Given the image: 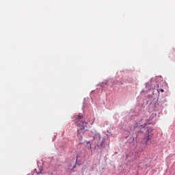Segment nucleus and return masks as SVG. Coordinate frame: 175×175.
Returning <instances> with one entry per match:
<instances>
[{"instance_id": "f257e3e1", "label": "nucleus", "mask_w": 175, "mask_h": 175, "mask_svg": "<svg viewBox=\"0 0 175 175\" xmlns=\"http://www.w3.org/2000/svg\"><path fill=\"white\" fill-rule=\"evenodd\" d=\"M74 118L75 122L78 126V135H81V133H84V131H85V126H87V122L83 120V115H77L74 117Z\"/></svg>"}, {"instance_id": "f03ea898", "label": "nucleus", "mask_w": 175, "mask_h": 175, "mask_svg": "<svg viewBox=\"0 0 175 175\" xmlns=\"http://www.w3.org/2000/svg\"><path fill=\"white\" fill-rule=\"evenodd\" d=\"M94 139H96L97 140H99V143L98 144V147H105V139H103L102 141H100L101 137L100 134L96 133L94 137Z\"/></svg>"}, {"instance_id": "7ed1b4c3", "label": "nucleus", "mask_w": 175, "mask_h": 175, "mask_svg": "<svg viewBox=\"0 0 175 175\" xmlns=\"http://www.w3.org/2000/svg\"><path fill=\"white\" fill-rule=\"evenodd\" d=\"M150 140H151V137H150V135L145 137L142 141L143 144H148L150 143Z\"/></svg>"}, {"instance_id": "20e7f679", "label": "nucleus", "mask_w": 175, "mask_h": 175, "mask_svg": "<svg viewBox=\"0 0 175 175\" xmlns=\"http://www.w3.org/2000/svg\"><path fill=\"white\" fill-rule=\"evenodd\" d=\"M76 167V165L74 166H68L66 168V172L67 173H69V174H72V173L73 172V170Z\"/></svg>"}, {"instance_id": "39448f33", "label": "nucleus", "mask_w": 175, "mask_h": 175, "mask_svg": "<svg viewBox=\"0 0 175 175\" xmlns=\"http://www.w3.org/2000/svg\"><path fill=\"white\" fill-rule=\"evenodd\" d=\"M86 147H87V148H89V150H91V148H92L91 142H87V143H86Z\"/></svg>"}, {"instance_id": "423d86ee", "label": "nucleus", "mask_w": 175, "mask_h": 175, "mask_svg": "<svg viewBox=\"0 0 175 175\" xmlns=\"http://www.w3.org/2000/svg\"><path fill=\"white\" fill-rule=\"evenodd\" d=\"M160 91L161 92H165V90H163V89H161Z\"/></svg>"}]
</instances>
